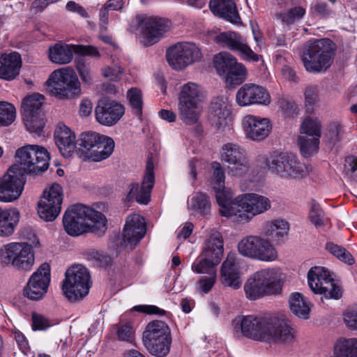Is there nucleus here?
I'll list each match as a JSON object with an SVG mask.
<instances>
[{"mask_svg":"<svg viewBox=\"0 0 357 357\" xmlns=\"http://www.w3.org/2000/svg\"><path fill=\"white\" fill-rule=\"evenodd\" d=\"M280 272L276 269L259 271L247 280L244 284L246 297L257 300L267 294H276L281 291Z\"/></svg>","mask_w":357,"mask_h":357,"instance_id":"obj_7","label":"nucleus"},{"mask_svg":"<svg viewBox=\"0 0 357 357\" xmlns=\"http://www.w3.org/2000/svg\"><path fill=\"white\" fill-rule=\"evenodd\" d=\"M289 225L287 221L275 219L266 222L262 229L264 236L271 241L280 242L287 236Z\"/></svg>","mask_w":357,"mask_h":357,"instance_id":"obj_33","label":"nucleus"},{"mask_svg":"<svg viewBox=\"0 0 357 357\" xmlns=\"http://www.w3.org/2000/svg\"><path fill=\"white\" fill-rule=\"evenodd\" d=\"M247 74L245 66L236 61V64L234 65L223 77L227 84L235 86L243 83L246 79Z\"/></svg>","mask_w":357,"mask_h":357,"instance_id":"obj_43","label":"nucleus"},{"mask_svg":"<svg viewBox=\"0 0 357 357\" xmlns=\"http://www.w3.org/2000/svg\"><path fill=\"white\" fill-rule=\"evenodd\" d=\"M154 182L153 164L151 160H149L141 186L139 187L137 183H132L130 185V190L127 195L128 200L135 199L139 204H147L150 201L151 192Z\"/></svg>","mask_w":357,"mask_h":357,"instance_id":"obj_24","label":"nucleus"},{"mask_svg":"<svg viewBox=\"0 0 357 357\" xmlns=\"http://www.w3.org/2000/svg\"><path fill=\"white\" fill-rule=\"evenodd\" d=\"M220 280L225 287L238 289L242 284L238 264L235 253L229 252L221 266Z\"/></svg>","mask_w":357,"mask_h":357,"instance_id":"obj_27","label":"nucleus"},{"mask_svg":"<svg viewBox=\"0 0 357 357\" xmlns=\"http://www.w3.org/2000/svg\"><path fill=\"white\" fill-rule=\"evenodd\" d=\"M344 130L341 124L338 122H333L328 127L326 136L333 144L339 142L343 137Z\"/></svg>","mask_w":357,"mask_h":357,"instance_id":"obj_54","label":"nucleus"},{"mask_svg":"<svg viewBox=\"0 0 357 357\" xmlns=\"http://www.w3.org/2000/svg\"><path fill=\"white\" fill-rule=\"evenodd\" d=\"M147 350L157 357H165L170 351L172 338L155 340V341L143 340Z\"/></svg>","mask_w":357,"mask_h":357,"instance_id":"obj_42","label":"nucleus"},{"mask_svg":"<svg viewBox=\"0 0 357 357\" xmlns=\"http://www.w3.org/2000/svg\"><path fill=\"white\" fill-rule=\"evenodd\" d=\"M334 357H357V337H340L334 344Z\"/></svg>","mask_w":357,"mask_h":357,"instance_id":"obj_37","label":"nucleus"},{"mask_svg":"<svg viewBox=\"0 0 357 357\" xmlns=\"http://www.w3.org/2000/svg\"><path fill=\"white\" fill-rule=\"evenodd\" d=\"M73 53L94 57L100 55L98 50L93 46L56 43L50 47L48 56L52 62L62 65L69 63L72 61Z\"/></svg>","mask_w":357,"mask_h":357,"instance_id":"obj_19","label":"nucleus"},{"mask_svg":"<svg viewBox=\"0 0 357 357\" xmlns=\"http://www.w3.org/2000/svg\"><path fill=\"white\" fill-rule=\"evenodd\" d=\"M320 137H310L299 136L298 139L300 151L303 156L307 158L317 152Z\"/></svg>","mask_w":357,"mask_h":357,"instance_id":"obj_48","label":"nucleus"},{"mask_svg":"<svg viewBox=\"0 0 357 357\" xmlns=\"http://www.w3.org/2000/svg\"><path fill=\"white\" fill-rule=\"evenodd\" d=\"M0 262L19 271H30L35 262L33 248L27 243H6L0 248Z\"/></svg>","mask_w":357,"mask_h":357,"instance_id":"obj_9","label":"nucleus"},{"mask_svg":"<svg viewBox=\"0 0 357 357\" xmlns=\"http://www.w3.org/2000/svg\"><path fill=\"white\" fill-rule=\"evenodd\" d=\"M63 225L66 233L71 236H78L86 232L100 235L106 231L107 219L100 212L79 204L66 210Z\"/></svg>","mask_w":357,"mask_h":357,"instance_id":"obj_3","label":"nucleus"},{"mask_svg":"<svg viewBox=\"0 0 357 357\" xmlns=\"http://www.w3.org/2000/svg\"><path fill=\"white\" fill-rule=\"evenodd\" d=\"M289 303L291 312L294 314L300 319H308L311 309L310 303L303 294L298 292L291 294Z\"/></svg>","mask_w":357,"mask_h":357,"instance_id":"obj_38","label":"nucleus"},{"mask_svg":"<svg viewBox=\"0 0 357 357\" xmlns=\"http://www.w3.org/2000/svg\"><path fill=\"white\" fill-rule=\"evenodd\" d=\"M305 8L301 6H294L285 12L278 13L276 17L282 21V23L291 25L297 21L301 20L305 15Z\"/></svg>","mask_w":357,"mask_h":357,"instance_id":"obj_47","label":"nucleus"},{"mask_svg":"<svg viewBox=\"0 0 357 357\" xmlns=\"http://www.w3.org/2000/svg\"><path fill=\"white\" fill-rule=\"evenodd\" d=\"M136 20L142 42L145 46L157 43L169 29V21L165 19L141 15L136 17Z\"/></svg>","mask_w":357,"mask_h":357,"instance_id":"obj_15","label":"nucleus"},{"mask_svg":"<svg viewBox=\"0 0 357 357\" xmlns=\"http://www.w3.org/2000/svg\"><path fill=\"white\" fill-rule=\"evenodd\" d=\"M124 113L125 109L121 104L108 98L99 100L95 108L97 121L106 126L116 124Z\"/></svg>","mask_w":357,"mask_h":357,"instance_id":"obj_22","label":"nucleus"},{"mask_svg":"<svg viewBox=\"0 0 357 357\" xmlns=\"http://www.w3.org/2000/svg\"><path fill=\"white\" fill-rule=\"evenodd\" d=\"M20 213L17 208L0 207V237L11 236L20 222Z\"/></svg>","mask_w":357,"mask_h":357,"instance_id":"obj_32","label":"nucleus"},{"mask_svg":"<svg viewBox=\"0 0 357 357\" xmlns=\"http://www.w3.org/2000/svg\"><path fill=\"white\" fill-rule=\"evenodd\" d=\"M257 160L261 167L267 169L283 179L303 178L307 172L296 157L287 153H274L270 156L259 155Z\"/></svg>","mask_w":357,"mask_h":357,"instance_id":"obj_5","label":"nucleus"},{"mask_svg":"<svg viewBox=\"0 0 357 357\" xmlns=\"http://www.w3.org/2000/svg\"><path fill=\"white\" fill-rule=\"evenodd\" d=\"M213 172V181L217 186H214V189L216 193V199L218 200V195L220 192H223L225 195L222 196V199H225L226 194L232 195V192L229 189L225 188V171L221 166L220 163L218 162H213L212 163Z\"/></svg>","mask_w":357,"mask_h":357,"instance_id":"obj_45","label":"nucleus"},{"mask_svg":"<svg viewBox=\"0 0 357 357\" xmlns=\"http://www.w3.org/2000/svg\"><path fill=\"white\" fill-rule=\"evenodd\" d=\"M133 310L149 314L164 315L166 313L165 310L155 305H137L133 307Z\"/></svg>","mask_w":357,"mask_h":357,"instance_id":"obj_63","label":"nucleus"},{"mask_svg":"<svg viewBox=\"0 0 357 357\" xmlns=\"http://www.w3.org/2000/svg\"><path fill=\"white\" fill-rule=\"evenodd\" d=\"M234 330L254 340L288 344L294 340L288 321L275 316L250 314L236 317Z\"/></svg>","mask_w":357,"mask_h":357,"instance_id":"obj_1","label":"nucleus"},{"mask_svg":"<svg viewBox=\"0 0 357 357\" xmlns=\"http://www.w3.org/2000/svg\"><path fill=\"white\" fill-rule=\"evenodd\" d=\"M15 156L17 170L25 174L42 173L49 167L50 155L46 149L38 145H26L18 149Z\"/></svg>","mask_w":357,"mask_h":357,"instance_id":"obj_10","label":"nucleus"},{"mask_svg":"<svg viewBox=\"0 0 357 357\" xmlns=\"http://www.w3.org/2000/svg\"><path fill=\"white\" fill-rule=\"evenodd\" d=\"M114 146V141L111 137L102 135L88 160L100 162L108 158L113 153Z\"/></svg>","mask_w":357,"mask_h":357,"instance_id":"obj_36","label":"nucleus"},{"mask_svg":"<svg viewBox=\"0 0 357 357\" xmlns=\"http://www.w3.org/2000/svg\"><path fill=\"white\" fill-rule=\"evenodd\" d=\"M44 100L43 96L39 93H33L26 97L22 102V116L33 115L35 113H40V109Z\"/></svg>","mask_w":357,"mask_h":357,"instance_id":"obj_46","label":"nucleus"},{"mask_svg":"<svg viewBox=\"0 0 357 357\" xmlns=\"http://www.w3.org/2000/svg\"><path fill=\"white\" fill-rule=\"evenodd\" d=\"M102 135L96 132H83L80 135L78 145L80 156L83 159H89L90 153L93 152Z\"/></svg>","mask_w":357,"mask_h":357,"instance_id":"obj_39","label":"nucleus"},{"mask_svg":"<svg viewBox=\"0 0 357 357\" xmlns=\"http://www.w3.org/2000/svg\"><path fill=\"white\" fill-rule=\"evenodd\" d=\"M179 119L187 125H194L199 119L202 112L201 104L178 102Z\"/></svg>","mask_w":357,"mask_h":357,"instance_id":"obj_35","label":"nucleus"},{"mask_svg":"<svg viewBox=\"0 0 357 357\" xmlns=\"http://www.w3.org/2000/svg\"><path fill=\"white\" fill-rule=\"evenodd\" d=\"M128 98L130 105L135 109L137 115H140L142 112V98L141 91L132 88L128 91Z\"/></svg>","mask_w":357,"mask_h":357,"instance_id":"obj_53","label":"nucleus"},{"mask_svg":"<svg viewBox=\"0 0 357 357\" xmlns=\"http://www.w3.org/2000/svg\"><path fill=\"white\" fill-rule=\"evenodd\" d=\"M319 89L317 86H309L305 91L307 106H314L319 100Z\"/></svg>","mask_w":357,"mask_h":357,"instance_id":"obj_62","label":"nucleus"},{"mask_svg":"<svg viewBox=\"0 0 357 357\" xmlns=\"http://www.w3.org/2000/svg\"><path fill=\"white\" fill-rule=\"evenodd\" d=\"M242 126L248 138L253 141H261L271 133L272 125L267 118L248 114L242 120Z\"/></svg>","mask_w":357,"mask_h":357,"instance_id":"obj_25","label":"nucleus"},{"mask_svg":"<svg viewBox=\"0 0 357 357\" xmlns=\"http://www.w3.org/2000/svg\"><path fill=\"white\" fill-rule=\"evenodd\" d=\"M344 321L348 328L357 331V306L349 307L345 310Z\"/></svg>","mask_w":357,"mask_h":357,"instance_id":"obj_58","label":"nucleus"},{"mask_svg":"<svg viewBox=\"0 0 357 357\" xmlns=\"http://www.w3.org/2000/svg\"><path fill=\"white\" fill-rule=\"evenodd\" d=\"M211 202L208 196L204 192H196L188 201V209L194 213L206 216L211 211Z\"/></svg>","mask_w":357,"mask_h":357,"instance_id":"obj_40","label":"nucleus"},{"mask_svg":"<svg viewBox=\"0 0 357 357\" xmlns=\"http://www.w3.org/2000/svg\"><path fill=\"white\" fill-rule=\"evenodd\" d=\"M50 282V266L42 264L29 279L24 288V295L31 300H39L47 293Z\"/></svg>","mask_w":357,"mask_h":357,"instance_id":"obj_21","label":"nucleus"},{"mask_svg":"<svg viewBox=\"0 0 357 357\" xmlns=\"http://www.w3.org/2000/svg\"><path fill=\"white\" fill-rule=\"evenodd\" d=\"M216 280V274L212 273L208 276H202L196 283L197 290L203 294H207L213 287Z\"/></svg>","mask_w":357,"mask_h":357,"instance_id":"obj_56","label":"nucleus"},{"mask_svg":"<svg viewBox=\"0 0 357 357\" xmlns=\"http://www.w3.org/2000/svg\"><path fill=\"white\" fill-rule=\"evenodd\" d=\"M51 326L49 319L42 314L33 312L32 314V328L33 331L45 330Z\"/></svg>","mask_w":357,"mask_h":357,"instance_id":"obj_60","label":"nucleus"},{"mask_svg":"<svg viewBox=\"0 0 357 357\" xmlns=\"http://www.w3.org/2000/svg\"><path fill=\"white\" fill-rule=\"evenodd\" d=\"M23 120L27 130L31 132L40 134L45 126V121L43 114L35 113L33 115L24 116Z\"/></svg>","mask_w":357,"mask_h":357,"instance_id":"obj_50","label":"nucleus"},{"mask_svg":"<svg viewBox=\"0 0 357 357\" xmlns=\"http://www.w3.org/2000/svg\"><path fill=\"white\" fill-rule=\"evenodd\" d=\"M204 96L198 85L189 82L182 86L179 93L178 102L201 104Z\"/></svg>","mask_w":357,"mask_h":357,"instance_id":"obj_41","label":"nucleus"},{"mask_svg":"<svg viewBox=\"0 0 357 357\" xmlns=\"http://www.w3.org/2000/svg\"><path fill=\"white\" fill-rule=\"evenodd\" d=\"M224 243L221 234L211 230L206 238L199 256L192 264V271L196 273L216 274L215 267L222 260Z\"/></svg>","mask_w":357,"mask_h":357,"instance_id":"obj_6","label":"nucleus"},{"mask_svg":"<svg viewBox=\"0 0 357 357\" xmlns=\"http://www.w3.org/2000/svg\"><path fill=\"white\" fill-rule=\"evenodd\" d=\"M134 333L132 326L130 322L120 323L118 326L117 335L121 340L132 342Z\"/></svg>","mask_w":357,"mask_h":357,"instance_id":"obj_57","label":"nucleus"},{"mask_svg":"<svg viewBox=\"0 0 357 357\" xmlns=\"http://www.w3.org/2000/svg\"><path fill=\"white\" fill-rule=\"evenodd\" d=\"M15 107L7 102H0V126H8L15 119Z\"/></svg>","mask_w":357,"mask_h":357,"instance_id":"obj_49","label":"nucleus"},{"mask_svg":"<svg viewBox=\"0 0 357 357\" xmlns=\"http://www.w3.org/2000/svg\"><path fill=\"white\" fill-rule=\"evenodd\" d=\"M63 201L62 188L54 183L43 192L38 205V213L45 221H53L60 213Z\"/></svg>","mask_w":357,"mask_h":357,"instance_id":"obj_18","label":"nucleus"},{"mask_svg":"<svg viewBox=\"0 0 357 357\" xmlns=\"http://www.w3.org/2000/svg\"><path fill=\"white\" fill-rule=\"evenodd\" d=\"M238 251L243 257L264 261H271L278 257L273 245L259 236H248L238 243Z\"/></svg>","mask_w":357,"mask_h":357,"instance_id":"obj_12","label":"nucleus"},{"mask_svg":"<svg viewBox=\"0 0 357 357\" xmlns=\"http://www.w3.org/2000/svg\"><path fill=\"white\" fill-rule=\"evenodd\" d=\"M12 165L7 172L0 177V202H10L21 195L25 183V176Z\"/></svg>","mask_w":357,"mask_h":357,"instance_id":"obj_17","label":"nucleus"},{"mask_svg":"<svg viewBox=\"0 0 357 357\" xmlns=\"http://www.w3.org/2000/svg\"><path fill=\"white\" fill-rule=\"evenodd\" d=\"M77 70L82 82L87 84L93 83V76L87 65L83 62L78 61L77 63Z\"/></svg>","mask_w":357,"mask_h":357,"instance_id":"obj_61","label":"nucleus"},{"mask_svg":"<svg viewBox=\"0 0 357 357\" xmlns=\"http://www.w3.org/2000/svg\"><path fill=\"white\" fill-rule=\"evenodd\" d=\"M220 192L218 195L220 213L225 217H235L239 222H249L253 217L262 214L271 207L270 199L256 193H246L233 199V195Z\"/></svg>","mask_w":357,"mask_h":357,"instance_id":"obj_2","label":"nucleus"},{"mask_svg":"<svg viewBox=\"0 0 357 357\" xmlns=\"http://www.w3.org/2000/svg\"><path fill=\"white\" fill-rule=\"evenodd\" d=\"M123 73V70L120 66H115L114 68L107 66L102 69V76L112 82L120 80Z\"/></svg>","mask_w":357,"mask_h":357,"instance_id":"obj_59","label":"nucleus"},{"mask_svg":"<svg viewBox=\"0 0 357 357\" xmlns=\"http://www.w3.org/2000/svg\"><path fill=\"white\" fill-rule=\"evenodd\" d=\"M309 216L311 222L317 227L324 226L327 221L324 212L320 207V205L314 200L311 202Z\"/></svg>","mask_w":357,"mask_h":357,"instance_id":"obj_52","label":"nucleus"},{"mask_svg":"<svg viewBox=\"0 0 357 357\" xmlns=\"http://www.w3.org/2000/svg\"><path fill=\"white\" fill-rule=\"evenodd\" d=\"M301 134L310 137H321V124L317 119L306 118L301 125Z\"/></svg>","mask_w":357,"mask_h":357,"instance_id":"obj_51","label":"nucleus"},{"mask_svg":"<svg viewBox=\"0 0 357 357\" xmlns=\"http://www.w3.org/2000/svg\"><path fill=\"white\" fill-rule=\"evenodd\" d=\"M220 158L227 165L228 173L234 176H242L250 168L245 150L237 144L227 143L221 149Z\"/></svg>","mask_w":357,"mask_h":357,"instance_id":"obj_14","label":"nucleus"},{"mask_svg":"<svg viewBox=\"0 0 357 357\" xmlns=\"http://www.w3.org/2000/svg\"><path fill=\"white\" fill-rule=\"evenodd\" d=\"M209 8L215 16L231 23L237 24L241 20L234 0H210Z\"/></svg>","mask_w":357,"mask_h":357,"instance_id":"obj_30","label":"nucleus"},{"mask_svg":"<svg viewBox=\"0 0 357 357\" xmlns=\"http://www.w3.org/2000/svg\"><path fill=\"white\" fill-rule=\"evenodd\" d=\"M236 100L240 107L255 104L268 105L271 96L264 87L255 84H245L238 90Z\"/></svg>","mask_w":357,"mask_h":357,"instance_id":"obj_23","label":"nucleus"},{"mask_svg":"<svg viewBox=\"0 0 357 357\" xmlns=\"http://www.w3.org/2000/svg\"><path fill=\"white\" fill-rule=\"evenodd\" d=\"M46 89L51 96L61 100L77 98L81 93L77 76L68 68L53 71L46 81Z\"/></svg>","mask_w":357,"mask_h":357,"instance_id":"obj_8","label":"nucleus"},{"mask_svg":"<svg viewBox=\"0 0 357 357\" xmlns=\"http://www.w3.org/2000/svg\"><path fill=\"white\" fill-rule=\"evenodd\" d=\"M334 44L328 38L307 42L303 48L301 59L307 72H326L333 62Z\"/></svg>","mask_w":357,"mask_h":357,"instance_id":"obj_4","label":"nucleus"},{"mask_svg":"<svg viewBox=\"0 0 357 357\" xmlns=\"http://www.w3.org/2000/svg\"><path fill=\"white\" fill-rule=\"evenodd\" d=\"M236 60L231 54L222 52L215 56L213 63L218 73L223 77L234 65L236 64Z\"/></svg>","mask_w":357,"mask_h":357,"instance_id":"obj_44","label":"nucleus"},{"mask_svg":"<svg viewBox=\"0 0 357 357\" xmlns=\"http://www.w3.org/2000/svg\"><path fill=\"white\" fill-rule=\"evenodd\" d=\"M344 174L354 181H357V157L349 155L344 159Z\"/></svg>","mask_w":357,"mask_h":357,"instance_id":"obj_55","label":"nucleus"},{"mask_svg":"<svg viewBox=\"0 0 357 357\" xmlns=\"http://www.w3.org/2000/svg\"><path fill=\"white\" fill-rule=\"evenodd\" d=\"M279 105L282 110L287 115L294 114L297 109V105L294 101L285 98L279 100Z\"/></svg>","mask_w":357,"mask_h":357,"instance_id":"obj_64","label":"nucleus"},{"mask_svg":"<svg viewBox=\"0 0 357 357\" xmlns=\"http://www.w3.org/2000/svg\"><path fill=\"white\" fill-rule=\"evenodd\" d=\"M215 41L220 45L231 51L238 52L242 58L247 61L257 62L262 56L255 53L247 41L239 33L234 31L222 32L216 36Z\"/></svg>","mask_w":357,"mask_h":357,"instance_id":"obj_20","label":"nucleus"},{"mask_svg":"<svg viewBox=\"0 0 357 357\" xmlns=\"http://www.w3.org/2000/svg\"><path fill=\"white\" fill-rule=\"evenodd\" d=\"M202 56L200 49L192 43H179L167 51L169 64L176 70H182L199 61Z\"/></svg>","mask_w":357,"mask_h":357,"instance_id":"obj_16","label":"nucleus"},{"mask_svg":"<svg viewBox=\"0 0 357 357\" xmlns=\"http://www.w3.org/2000/svg\"><path fill=\"white\" fill-rule=\"evenodd\" d=\"M164 338H171L170 328L166 323L155 320L148 324L143 333V340L150 342Z\"/></svg>","mask_w":357,"mask_h":357,"instance_id":"obj_34","label":"nucleus"},{"mask_svg":"<svg viewBox=\"0 0 357 357\" xmlns=\"http://www.w3.org/2000/svg\"><path fill=\"white\" fill-rule=\"evenodd\" d=\"M54 137L61 154L64 158L70 157L76 147L75 133L66 126L59 124L54 131Z\"/></svg>","mask_w":357,"mask_h":357,"instance_id":"obj_29","label":"nucleus"},{"mask_svg":"<svg viewBox=\"0 0 357 357\" xmlns=\"http://www.w3.org/2000/svg\"><path fill=\"white\" fill-rule=\"evenodd\" d=\"M209 120L218 131H225L230 128L231 117L230 106L223 98H215L211 104Z\"/></svg>","mask_w":357,"mask_h":357,"instance_id":"obj_26","label":"nucleus"},{"mask_svg":"<svg viewBox=\"0 0 357 357\" xmlns=\"http://www.w3.org/2000/svg\"><path fill=\"white\" fill-rule=\"evenodd\" d=\"M0 78L5 80H13L19 75L22 66L20 54L12 52L4 54L1 56Z\"/></svg>","mask_w":357,"mask_h":357,"instance_id":"obj_31","label":"nucleus"},{"mask_svg":"<svg viewBox=\"0 0 357 357\" xmlns=\"http://www.w3.org/2000/svg\"><path fill=\"white\" fill-rule=\"evenodd\" d=\"M146 231L144 218L138 214H132L127 218L122 234L125 243L135 245L145 235Z\"/></svg>","mask_w":357,"mask_h":357,"instance_id":"obj_28","label":"nucleus"},{"mask_svg":"<svg viewBox=\"0 0 357 357\" xmlns=\"http://www.w3.org/2000/svg\"><path fill=\"white\" fill-rule=\"evenodd\" d=\"M62 290L70 301L82 299L89 294L91 277L88 270L82 265H75L66 272Z\"/></svg>","mask_w":357,"mask_h":357,"instance_id":"obj_11","label":"nucleus"},{"mask_svg":"<svg viewBox=\"0 0 357 357\" xmlns=\"http://www.w3.org/2000/svg\"><path fill=\"white\" fill-rule=\"evenodd\" d=\"M307 280L310 289L315 294H322L326 298L339 299L342 296L341 287L324 267L311 268L307 273Z\"/></svg>","mask_w":357,"mask_h":357,"instance_id":"obj_13","label":"nucleus"}]
</instances>
